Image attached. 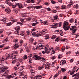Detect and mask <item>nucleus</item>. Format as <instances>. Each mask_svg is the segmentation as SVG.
I'll return each instance as SVG.
<instances>
[{"instance_id": "393cba45", "label": "nucleus", "mask_w": 79, "mask_h": 79, "mask_svg": "<svg viewBox=\"0 0 79 79\" xmlns=\"http://www.w3.org/2000/svg\"><path fill=\"white\" fill-rule=\"evenodd\" d=\"M39 77H38V76H36L33 78V79H39Z\"/></svg>"}, {"instance_id": "774afa93", "label": "nucleus", "mask_w": 79, "mask_h": 79, "mask_svg": "<svg viewBox=\"0 0 79 79\" xmlns=\"http://www.w3.org/2000/svg\"><path fill=\"white\" fill-rule=\"evenodd\" d=\"M31 30H32V31H35V30H36V29H35V28H33V29H32Z\"/></svg>"}, {"instance_id": "a878e982", "label": "nucleus", "mask_w": 79, "mask_h": 79, "mask_svg": "<svg viewBox=\"0 0 79 79\" xmlns=\"http://www.w3.org/2000/svg\"><path fill=\"white\" fill-rule=\"evenodd\" d=\"M27 55H25L24 56L23 59L24 60H26V59L27 58Z\"/></svg>"}, {"instance_id": "bf43d9fd", "label": "nucleus", "mask_w": 79, "mask_h": 79, "mask_svg": "<svg viewBox=\"0 0 79 79\" xmlns=\"http://www.w3.org/2000/svg\"><path fill=\"white\" fill-rule=\"evenodd\" d=\"M77 55H79V52L77 51V52H76Z\"/></svg>"}, {"instance_id": "dca6fc26", "label": "nucleus", "mask_w": 79, "mask_h": 79, "mask_svg": "<svg viewBox=\"0 0 79 79\" xmlns=\"http://www.w3.org/2000/svg\"><path fill=\"white\" fill-rule=\"evenodd\" d=\"M61 70L62 71V72H65L66 71V69H64V68H62L61 69Z\"/></svg>"}, {"instance_id": "f03ea898", "label": "nucleus", "mask_w": 79, "mask_h": 79, "mask_svg": "<svg viewBox=\"0 0 79 79\" xmlns=\"http://www.w3.org/2000/svg\"><path fill=\"white\" fill-rule=\"evenodd\" d=\"M34 58V60H40L41 59H42L44 61H45V58L44 57H41L40 56H38L37 55H34L33 58Z\"/></svg>"}, {"instance_id": "3c124183", "label": "nucleus", "mask_w": 79, "mask_h": 79, "mask_svg": "<svg viewBox=\"0 0 79 79\" xmlns=\"http://www.w3.org/2000/svg\"><path fill=\"white\" fill-rule=\"evenodd\" d=\"M27 76L25 75V77H22V78H23L24 79H27Z\"/></svg>"}, {"instance_id": "4d7b16f0", "label": "nucleus", "mask_w": 79, "mask_h": 79, "mask_svg": "<svg viewBox=\"0 0 79 79\" xmlns=\"http://www.w3.org/2000/svg\"><path fill=\"white\" fill-rule=\"evenodd\" d=\"M65 39H62L61 40V42H64V41H65V40H66Z\"/></svg>"}, {"instance_id": "338daca9", "label": "nucleus", "mask_w": 79, "mask_h": 79, "mask_svg": "<svg viewBox=\"0 0 79 79\" xmlns=\"http://www.w3.org/2000/svg\"><path fill=\"white\" fill-rule=\"evenodd\" d=\"M66 76H64L63 77V79H66Z\"/></svg>"}, {"instance_id": "a19ab883", "label": "nucleus", "mask_w": 79, "mask_h": 79, "mask_svg": "<svg viewBox=\"0 0 79 79\" xmlns=\"http://www.w3.org/2000/svg\"><path fill=\"white\" fill-rule=\"evenodd\" d=\"M47 9L48 11H51V9L49 7L47 8Z\"/></svg>"}, {"instance_id": "412c9836", "label": "nucleus", "mask_w": 79, "mask_h": 79, "mask_svg": "<svg viewBox=\"0 0 79 79\" xmlns=\"http://www.w3.org/2000/svg\"><path fill=\"white\" fill-rule=\"evenodd\" d=\"M60 40V39H59V38H56V39L55 40V42H58Z\"/></svg>"}, {"instance_id": "aec40b11", "label": "nucleus", "mask_w": 79, "mask_h": 79, "mask_svg": "<svg viewBox=\"0 0 79 79\" xmlns=\"http://www.w3.org/2000/svg\"><path fill=\"white\" fill-rule=\"evenodd\" d=\"M74 19L72 18L70 19L69 21L70 23H73L74 22Z\"/></svg>"}, {"instance_id": "a18cd8bd", "label": "nucleus", "mask_w": 79, "mask_h": 79, "mask_svg": "<svg viewBox=\"0 0 79 79\" xmlns=\"http://www.w3.org/2000/svg\"><path fill=\"white\" fill-rule=\"evenodd\" d=\"M4 46V44L0 46V48H3Z\"/></svg>"}, {"instance_id": "09e8293b", "label": "nucleus", "mask_w": 79, "mask_h": 79, "mask_svg": "<svg viewBox=\"0 0 79 79\" xmlns=\"http://www.w3.org/2000/svg\"><path fill=\"white\" fill-rule=\"evenodd\" d=\"M52 60H54L55 59V56H54L52 57Z\"/></svg>"}, {"instance_id": "0eeeda50", "label": "nucleus", "mask_w": 79, "mask_h": 79, "mask_svg": "<svg viewBox=\"0 0 79 79\" xmlns=\"http://www.w3.org/2000/svg\"><path fill=\"white\" fill-rule=\"evenodd\" d=\"M76 74V76L75 77V79H78L79 78V73H77Z\"/></svg>"}, {"instance_id": "cd10ccee", "label": "nucleus", "mask_w": 79, "mask_h": 79, "mask_svg": "<svg viewBox=\"0 0 79 79\" xmlns=\"http://www.w3.org/2000/svg\"><path fill=\"white\" fill-rule=\"evenodd\" d=\"M11 23H8L6 26H11Z\"/></svg>"}, {"instance_id": "c9c22d12", "label": "nucleus", "mask_w": 79, "mask_h": 79, "mask_svg": "<svg viewBox=\"0 0 79 79\" xmlns=\"http://www.w3.org/2000/svg\"><path fill=\"white\" fill-rule=\"evenodd\" d=\"M58 25H59V23H56L54 25H52L53 26H58Z\"/></svg>"}, {"instance_id": "1a4fd4ad", "label": "nucleus", "mask_w": 79, "mask_h": 79, "mask_svg": "<svg viewBox=\"0 0 79 79\" xmlns=\"http://www.w3.org/2000/svg\"><path fill=\"white\" fill-rule=\"evenodd\" d=\"M5 11L7 13H10L11 12V10L9 8L6 9Z\"/></svg>"}, {"instance_id": "f257e3e1", "label": "nucleus", "mask_w": 79, "mask_h": 79, "mask_svg": "<svg viewBox=\"0 0 79 79\" xmlns=\"http://www.w3.org/2000/svg\"><path fill=\"white\" fill-rule=\"evenodd\" d=\"M68 24H69V23L67 22H64V23L63 27L65 31H67V30H69V29L70 27L68 26Z\"/></svg>"}, {"instance_id": "de8ad7c7", "label": "nucleus", "mask_w": 79, "mask_h": 79, "mask_svg": "<svg viewBox=\"0 0 79 79\" xmlns=\"http://www.w3.org/2000/svg\"><path fill=\"white\" fill-rule=\"evenodd\" d=\"M59 27H61V22H60L59 23Z\"/></svg>"}, {"instance_id": "6e6552de", "label": "nucleus", "mask_w": 79, "mask_h": 79, "mask_svg": "<svg viewBox=\"0 0 79 79\" xmlns=\"http://www.w3.org/2000/svg\"><path fill=\"white\" fill-rule=\"evenodd\" d=\"M19 47V45L18 44H15L14 46V48H15V49H16Z\"/></svg>"}, {"instance_id": "58836bf2", "label": "nucleus", "mask_w": 79, "mask_h": 79, "mask_svg": "<svg viewBox=\"0 0 79 79\" xmlns=\"http://www.w3.org/2000/svg\"><path fill=\"white\" fill-rule=\"evenodd\" d=\"M30 41H31L30 43H31V44H32V42H33V41H34V39L32 38L31 40H30Z\"/></svg>"}, {"instance_id": "b1692460", "label": "nucleus", "mask_w": 79, "mask_h": 79, "mask_svg": "<svg viewBox=\"0 0 79 79\" xmlns=\"http://www.w3.org/2000/svg\"><path fill=\"white\" fill-rule=\"evenodd\" d=\"M58 16H57V15L55 16L54 17V20H56V19H58Z\"/></svg>"}, {"instance_id": "c85d7f7f", "label": "nucleus", "mask_w": 79, "mask_h": 79, "mask_svg": "<svg viewBox=\"0 0 79 79\" xmlns=\"http://www.w3.org/2000/svg\"><path fill=\"white\" fill-rule=\"evenodd\" d=\"M20 35H22V36H23L24 35V33H23V32H21L20 34Z\"/></svg>"}, {"instance_id": "e2e57ef3", "label": "nucleus", "mask_w": 79, "mask_h": 79, "mask_svg": "<svg viewBox=\"0 0 79 79\" xmlns=\"http://www.w3.org/2000/svg\"><path fill=\"white\" fill-rule=\"evenodd\" d=\"M56 48L57 49V50H59V47H58V46H56Z\"/></svg>"}, {"instance_id": "f8f14e48", "label": "nucleus", "mask_w": 79, "mask_h": 79, "mask_svg": "<svg viewBox=\"0 0 79 79\" xmlns=\"http://www.w3.org/2000/svg\"><path fill=\"white\" fill-rule=\"evenodd\" d=\"M45 53H47L48 54L49 53V52L48 51V49H47L46 47H45Z\"/></svg>"}, {"instance_id": "680f3d73", "label": "nucleus", "mask_w": 79, "mask_h": 79, "mask_svg": "<svg viewBox=\"0 0 79 79\" xmlns=\"http://www.w3.org/2000/svg\"><path fill=\"white\" fill-rule=\"evenodd\" d=\"M74 72H71V73H70V75H73V74H74Z\"/></svg>"}, {"instance_id": "ea45409f", "label": "nucleus", "mask_w": 79, "mask_h": 79, "mask_svg": "<svg viewBox=\"0 0 79 79\" xmlns=\"http://www.w3.org/2000/svg\"><path fill=\"white\" fill-rule=\"evenodd\" d=\"M17 23L18 24H20V25H23V24L22 23H20V22H18Z\"/></svg>"}, {"instance_id": "603ef678", "label": "nucleus", "mask_w": 79, "mask_h": 79, "mask_svg": "<svg viewBox=\"0 0 79 79\" xmlns=\"http://www.w3.org/2000/svg\"><path fill=\"white\" fill-rule=\"evenodd\" d=\"M19 8H23L22 6H21V4H20V5L19 6Z\"/></svg>"}, {"instance_id": "8fccbe9b", "label": "nucleus", "mask_w": 79, "mask_h": 79, "mask_svg": "<svg viewBox=\"0 0 79 79\" xmlns=\"http://www.w3.org/2000/svg\"><path fill=\"white\" fill-rule=\"evenodd\" d=\"M64 50H65V48H63L62 49H61V52H64Z\"/></svg>"}, {"instance_id": "7ed1b4c3", "label": "nucleus", "mask_w": 79, "mask_h": 79, "mask_svg": "<svg viewBox=\"0 0 79 79\" xmlns=\"http://www.w3.org/2000/svg\"><path fill=\"white\" fill-rule=\"evenodd\" d=\"M42 34L41 32H40V33L37 34L35 32H34L32 34V35L33 37H39V36H41Z\"/></svg>"}, {"instance_id": "39448f33", "label": "nucleus", "mask_w": 79, "mask_h": 79, "mask_svg": "<svg viewBox=\"0 0 79 79\" xmlns=\"http://www.w3.org/2000/svg\"><path fill=\"white\" fill-rule=\"evenodd\" d=\"M77 29H75L74 30H72V35H76V34H75V32H76V31H77Z\"/></svg>"}, {"instance_id": "a211bd4d", "label": "nucleus", "mask_w": 79, "mask_h": 79, "mask_svg": "<svg viewBox=\"0 0 79 79\" xmlns=\"http://www.w3.org/2000/svg\"><path fill=\"white\" fill-rule=\"evenodd\" d=\"M42 23H43L45 25V24H46V25H48V23H47V21H44V22H41Z\"/></svg>"}, {"instance_id": "4be33fe9", "label": "nucleus", "mask_w": 79, "mask_h": 79, "mask_svg": "<svg viewBox=\"0 0 79 79\" xmlns=\"http://www.w3.org/2000/svg\"><path fill=\"white\" fill-rule=\"evenodd\" d=\"M21 16H22L23 17H26L27 16H26V14L24 13V14H22L21 15Z\"/></svg>"}, {"instance_id": "5fc2aeb1", "label": "nucleus", "mask_w": 79, "mask_h": 79, "mask_svg": "<svg viewBox=\"0 0 79 79\" xmlns=\"http://www.w3.org/2000/svg\"><path fill=\"white\" fill-rule=\"evenodd\" d=\"M12 8H15L16 7V5H12Z\"/></svg>"}, {"instance_id": "4468645a", "label": "nucleus", "mask_w": 79, "mask_h": 79, "mask_svg": "<svg viewBox=\"0 0 79 79\" xmlns=\"http://www.w3.org/2000/svg\"><path fill=\"white\" fill-rule=\"evenodd\" d=\"M73 2H70V3L69 4V5L67 6V8H69L71 7H69V6H71V5H73Z\"/></svg>"}, {"instance_id": "49530a36", "label": "nucleus", "mask_w": 79, "mask_h": 79, "mask_svg": "<svg viewBox=\"0 0 79 79\" xmlns=\"http://www.w3.org/2000/svg\"><path fill=\"white\" fill-rule=\"evenodd\" d=\"M37 24V23H33L32 24V26H35Z\"/></svg>"}, {"instance_id": "864d4df0", "label": "nucleus", "mask_w": 79, "mask_h": 79, "mask_svg": "<svg viewBox=\"0 0 79 79\" xmlns=\"http://www.w3.org/2000/svg\"><path fill=\"white\" fill-rule=\"evenodd\" d=\"M31 18H28V19H27V21H31Z\"/></svg>"}, {"instance_id": "c03bdc74", "label": "nucleus", "mask_w": 79, "mask_h": 79, "mask_svg": "<svg viewBox=\"0 0 79 79\" xmlns=\"http://www.w3.org/2000/svg\"><path fill=\"white\" fill-rule=\"evenodd\" d=\"M3 32V30L1 29L0 30V34H1V33H2Z\"/></svg>"}, {"instance_id": "9b49d317", "label": "nucleus", "mask_w": 79, "mask_h": 79, "mask_svg": "<svg viewBox=\"0 0 79 79\" xmlns=\"http://www.w3.org/2000/svg\"><path fill=\"white\" fill-rule=\"evenodd\" d=\"M66 8V6L65 5L62 6L61 7V9L62 10H64Z\"/></svg>"}, {"instance_id": "e433bc0d", "label": "nucleus", "mask_w": 79, "mask_h": 79, "mask_svg": "<svg viewBox=\"0 0 79 79\" xmlns=\"http://www.w3.org/2000/svg\"><path fill=\"white\" fill-rule=\"evenodd\" d=\"M75 6L76 9H77V8H78V4L75 5Z\"/></svg>"}, {"instance_id": "0e129e2a", "label": "nucleus", "mask_w": 79, "mask_h": 79, "mask_svg": "<svg viewBox=\"0 0 79 79\" xmlns=\"http://www.w3.org/2000/svg\"><path fill=\"white\" fill-rule=\"evenodd\" d=\"M31 3H34V0H31Z\"/></svg>"}, {"instance_id": "6ab92c4d", "label": "nucleus", "mask_w": 79, "mask_h": 79, "mask_svg": "<svg viewBox=\"0 0 79 79\" xmlns=\"http://www.w3.org/2000/svg\"><path fill=\"white\" fill-rule=\"evenodd\" d=\"M7 54H8V57H10V58H12L13 57V54H10L9 55L7 53Z\"/></svg>"}, {"instance_id": "c756f323", "label": "nucleus", "mask_w": 79, "mask_h": 79, "mask_svg": "<svg viewBox=\"0 0 79 79\" xmlns=\"http://www.w3.org/2000/svg\"><path fill=\"white\" fill-rule=\"evenodd\" d=\"M5 2L7 4H8V3H9V2H10V1L9 0H6Z\"/></svg>"}, {"instance_id": "13d9d810", "label": "nucleus", "mask_w": 79, "mask_h": 79, "mask_svg": "<svg viewBox=\"0 0 79 79\" xmlns=\"http://www.w3.org/2000/svg\"><path fill=\"white\" fill-rule=\"evenodd\" d=\"M26 51H27V53H28L29 52H30L29 49H27L26 50Z\"/></svg>"}, {"instance_id": "2eb2a0df", "label": "nucleus", "mask_w": 79, "mask_h": 79, "mask_svg": "<svg viewBox=\"0 0 79 79\" xmlns=\"http://www.w3.org/2000/svg\"><path fill=\"white\" fill-rule=\"evenodd\" d=\"M19 29H20V26L16 27L15 29V30H16V31H19Z\"/></svg>"}, {"instance_id": "423d86ee", "label": "nucleus", "mask_w": 79, "mask_h": 79, "mask_svg": "<svg viewBox=\"0 0 79 79\" xmlns=\"http://www.w3.org/2000/svg\"><path fill=\"white\" fill-rule=\"evenodd\" d=\"M77 28V27L75 26H73L72 27H71L70 28V31H73V29H77L76 28Z\"/></svg>"}, {"instance_id": "473e14b6", "label": "nucleus", "mask_w": 79, "mask_h": 79, "mask_svg": "<svg viewBox=\"0 0 79 79\" xmlns=\"http://www.w3.org/2000/svg\"><path fill=\"white\" fill-rule=\"evenodd\" d=\"M12 77V76L10 75L9 76L6 77L8 78V79H11V77Z\"/></svg>"}, {"instance_id": "79ce46f5", "label": "nucleus", "mask_w": 79, "mask_h": 79, "mask_svg": "<svg viewBox=\"0 0 79 79\" xmlns=\"http://www.w3.org/2000/svg\"><path fill=\"white\" fill-rule=\"evenodd\" d=\"M42 68H44V67H39L38 68V69L39 70H41Z\"/></svg>"}, {"instance_id": "052dcab7", "label": "nucleus", "mask_w": 79, "mask_h": 79, "mask_svg": "<svg viewBox=\"0 0 79 79\" xmlns=\"http://www.w3.org/2000/svg\"><path fill=\"white\" fill-rule=\"evenodd\" d=\"M58 74H56L54 76V77H57L58 76Z\"/></svg>"}, {"instance_id": "37998d69", "label": "nucleus", "mask_w": 79, "mask_h": 79, "mask_svg": "<svg viewBox=\"0 0 79 79\" xmlns=\"http://www.w3.org/2000/svg\"><path fill=\"white\" fill-rule=\"evenodd\" d=\"M76 69L75 67L73 68V72L74 73H75V72L76 71Z\"/></svg>"}, {"instance_id": "f704fd0d", "label": "nucleus", "mask_w": 79, "mask_h": 79, "mask_svg": "<svg viewBox=\"0 0 79 79\" xmlns=\"http://www.w3.org/2000/svg\"><path fill=\"white\" fill-rule=\"evenodd\" d=\"M18 40L16 39L14 40L13 42H15V43H16V42H18Z\"/></svg>"}, {"instance_id": "72a5a7b5", "label": "nucleus", "mask_w": 79, "mask_h": 79, "mask_svg": "<svg viewBox=\"0 0 79 79\" xmlns=\"http://www.w3.org/2000/svg\"><path fill=\"white\" fill-rule=\"evenodd\" d=\"M15 5H16V6H19V5H20V4L19 3H16L15 4Z\"/></svg>"}, {"instance_id": "5701e85b", "label": "nucleus", "mask_w": 79, "mask_h": 79, "mask_svg": "<svg viewBox=\"0 0 79 79\" xmlns=\"http://www.w3.org/2000/svg\"><path fill=\"white\" fill-rule=\"evenodd\" d=\"M56 35H53L51 37V39H53V40L55 39L56 38Z\"/></svg>"}, {"instance_id": "6e6d98bb", "label": "nucleus", "mask_w": 79, "mask_h": 79, "mask_svg": "<svg viewBox=\"0 0 79 79\" xmlns=\"http://www.w3.org/2000/svg\"><path fill=\"white\" fill-rule=\"evenodd\" d=\"M62 61L63 62L64 64V63H66V61L64 60H62Z\"/></svg>"}, {"instance_id": "ddd939ff", "label": "nucleus", "mask_w": 79, "mask_h": 79, "mask_svg": "<svg viewBox=\"0 0 79 79\" xmlns=\"http://www.w3.org/2000/svg\"><path fill=\"white\" fill-rule=\"evenodd\" d=\"M42 8V6H35V8H36V9H40V8Z\"/></svg>"}, {"instance_id": "20e7f679", "label": "nucleus", "mask_w": 79, "mask_h": 79, "mask_svg": "<svg viewBox=\"0 0 79 79\" xmlns=\"http://www.w3.org/2000/svg\"><path fill=\"white\" fill-rule=\"evenodd\" d=\"M0 69L1 70H2V71L1 72H4V71H5V70H6V68H5L4 66H3V67H2L1 66H0Z\"/></svg>"}, {"instance_id": "7c9ffc66", "label": "nucleus", "mask_w": 79, "mask_h": 79, "mask_svg": "<svg viewBox=\"0 0 79 79\" xmlns=\"http://www.w3.org/2000/svg\"><path fill=\"white\" fill-rule=\"evenodd\" d=\"M27 35H30V31H27Z\"/></svg>"}, {"instance_id": "2f4dec72", "label": "nucleus", "mask_w": 79, "mask_h": 79, "mask_svg": "<svg viewBox=\"0 0 79 79\" xmlns=\"http://www.w3.org/2000/svg\"><path fill=\"white\" fill-rule=\"evenodd\" d=\"M1 21H3L4 23H5V22H6V19H3L1 20Z\"/></svg>"}, {"instance_id": "9d476101", "label": "nucleus", "mask_w": 79, "mask_h": 79, "mask_svg": "<svg viewBox=\"0 0 79 79\" xmlns=\"http://www.w3.org/2000/svg\"><path fill=\"white\" fill-rule=\"evenodd\" d=\"M50 66L49 65H48V64H46L45 65V69H48L49 68H50Z\"/></svg>"}, {"instance_id": "bb28decb", "label": "nucleus", "mask_w": 79, "mask_h": 79, "mask_svg": "<svg viewBox=\"0 0 79 79\" xmlns=\"http://www.w3.org/2000/svg\"><path fill=\"white\" fill-rule=\"evenodd\" d=\"M26 2L28 3H31V0H27L26 1Z\"/></svg>"}, {"instance_id": "4c0bfd02", "label": "nucleus", "mask_w": 79, "mask_h": 79, "mask_svg": "<svg viewBox=\"0 0 79 79\" xmlns=\"http://www.w3.org/2000/svg\"><path fill=\"white\" fill-rule=\"evenodd\" d=\"M51 1L52 4H54V3H55V2L54 1H53V0H51Z\"/></svg>"}, {"instance_id": "69168bd1", "label": "nucleus", "mask_w": 79, "mask_h": 79, "mask_svg": "<svg viewBox=\"0 0 79 79\" xmlns=\"http://www.w3.org/2000/svg\"><path fill=\"white\" fill-rule=\"evenodd\" d=\"M32 54H30L29 56H28V57L29 58H31V57H32Z\"/></svg>"}, {"instance_id": "f3484780", "label": "nucleus", "mask_w": 79, "mask_h": 79, "mask_svg": "<svg viewBox=\"0 0 79 79\" xmlns=\"http://www.w3.org/2000/svg\"><path fill=\"white\" fill-rule=\"evenodd\" d=\"M14 69L15 70H18V69H19V67H18L17 65H16L14 67Z\"/></svg>"}]
</instances>
